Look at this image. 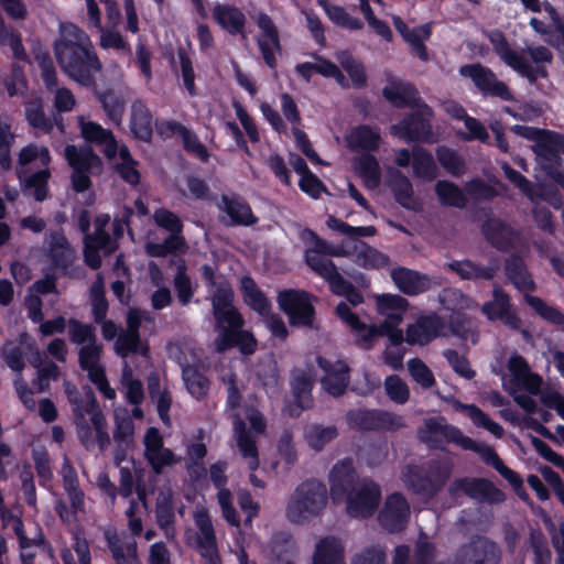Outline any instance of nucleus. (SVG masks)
I'll return each instance as SVG.
<instances>
[{
    "label": "nucleus",
    "mask_w": 564,
    "mask_h": 564,
    "mask_svg": "<svg viewBox=\"0 0 564 564\" xmlns=\"http://www.w3.org/2000/svg\"><path fill=\"white\" fill-rule=\"evenodd\" d=\"M314 564H344V546L335 536L322 538L316 544Z\"/></svg>",
    "instance_id": "obj_40"
},
{
    "label": "nucleus",
    "mask_w": 564,
    "mask_h": 564,
    "mask_svg": "<svg viewBox=\"0 0 564 564\" xmlns=\"http://www.w3.org/2000/svg\"><path fill=\"white\" fill-rule=\"evenodd\" d=\"M312 247L305 251V262L315 272L313 259H319L322 262L332 261L325 258V256L340 257L345 254V251L340 247L330 245L325 239L321 238L315 231L307 230Z\"/></svg>",
    "instance_id": "obj_41"
},
{
    "label": "nucleus",
    "mask_w": 564,
    "mask_h": 564,
    "mask_svg": "<svg viewBox=\"0 0 564 564\" xmlns=\"http://www.w3.org/2000/svg\"><path fill=\"white\" fill-rule=\"evenodd\" d=\"M360 480L351 458L337 462L329 473V491L333 501H344Z\"/></svg>",
    "instance_id": "obj_19"
},
{
    "label": "nucleus",
    "mask_w": 564,
    "mask_h": 564,
    "mask_svg": "<svg viewBox=\"0 0 564 564\" xmlns=\"http://www.w3.org/2000/svg\"><path fill=\"white\" fill-rule=\"evenodd\" d=\"M182 379L188 393L196 400H204L209 391L210 381L197 365L184 362L181 365Z\"/></svg>",
    "instance_id": "obj_35"
},
{
    "label": "nucleus",
    "mask_w": 564,
    "mask_h": 564,
    "mask_svg": "<svg viewBox=\"0 0 564 564\" xmlns=\"http://www.w3.org/2000/svg\"><path fill=\"white\" fill-rule=\"evenodd\" d=\"M48 257L56 268L66 269L69 265L68 241L62 231L50 234Z\"/></svg>",
    "instance_id": "obj_55"
},
{
    "label": "nucleus",
    "mask_w": 564,
    "mask_h": 564,
    "mask_svg": "<svg viewBox=\"0 0 564 564\" xmlns=\"http://www.w3.org/2000/svg\"><path fill=\"white\" fill-rule=\"evenodd\" d=\"M382 96L394 108H416L424 102L416 87L408 82L392 80L382 89Z\"/></svg>",
    "instance_id": "obj_25"
},
{
    "label": "nucleus",
    "mask_w": 564,
    "mask_h": 564,
    "mask_svg": "<svg viewBox=\"0 0 564 564\" xmlns=\"http://www.w3.org/2000/svg\"><path fill=\"white\" fill-rule=\"evenodd\" d=\"M505 274L512 285L524 293V302L545 322L554 326H564V313L543 299L529 294L536 290V284L528 271L525 262L519 254H511L505 261Z\"/></svg>",
    "instance_id": "obj_3"
},
{
    "label": "nucleus",
    "mask_w": 564,
    "mask_h": 564,
    "mask_svg": "<svg viewBox=\"0 0 564 564\" xmlns=\"http://www.w3.org/2000/svg\"><path fill=\"white\" fill-rule=\"evenodd\" d=\"M23 170H18L17 175L25 188L33 189V196L35 200L43 202L48 194V181L51 177V171L46 166L43 170L36 171L28 176H24Z\"/></svg>",
    "instance_id": "obj_49"
},
{
    "label": "nucleus",
    "mask_w": 564,
    "mask_h": 564,
    "mask_svg": "<svg viewBox=\"0 0 564 564\" xmlns=\"http://www.w3.org/2000/svg\"><path fill=\"white\" fill-rule=\"evenodd\" d=\"M502 550L486 535H473L460 544L453 555V564H500Z\"/></svg>",
    "instance_id": "obj_7"
},
{
    "label": "nucleus",
    "mask_w": 564,
    "mask_h": 564,
    "mask_svg": "<svg viewBox=\"0 0 564 564\" xmlns=\"http://www.w3.org/2000/svg\"><path fill=\"white\" fill-rule=\"evenodd\" d=\"M65 156L73 171H89L93 161L98 160L91 150H78L75 145H67Z\"/></svg>",
    "instance_id": "obj_64"
},
{
    "label": "nucleus",
    "mask_w": 564,
    "mask_h": 564,
    "mask_svg": "<svg viewBox=\"0 0 564 564\" xmlns=\"http://www.w3.org/2000/svg\"><path fill=\"white\" fill-rule=\"evenodd\" d=\"M381 137L379 131L369 124H358L346 137L347 147L351 151L375 152L379 149Z\"/></svg>",
    "instance_id": "obj_31"
},
{
    "label": "nucleus",
    "mask_w": 564,
    "mask_h": 564,
    "mask_svg": "<svg viewBox=\"0 0 564 564\" xmlns=\"http://www.w3.org/2000/svg\"><path fill=\"white\" fill-rule=\"evenodd\" d=\"M360 249L357 251V263L365 269H382L390 262V258L377 250L376 248L367 245L364 241H358Z\"/></svg>",
    "instance_id": "obj_58"
},
{
    "label": "nucleus",
    "mask_w": 564,
    "mask_h": 564,
    "mask_svg": "<svg viewBox=\"0 0 564 564\" xmlns=\"http://www.w3.org/2000/svg\"><path fill=\"white\" fill-rule=\"evenodd\" d=\"M316 3L324 10L328 20L337 28L348 31H360L364 29V22L359 18L350 15L344 7L332 4L328 0H316Z\"/></svg>",
    "instance_id": "obj_38"
},
{
    "label": "nucleus",
    "mask_w": 564,
    "mask_h": 564,
    "mask_svg": "<svg viewBox=\"0 0 564 564\" xmlns=\"http://www.w3.org/2000/svg\"><path fill=\"white\" fill-rule=\"evenodd\" d=\"M380 486L370 478H361L344 499L347 513L355 519H368L378 510L381 500Z\"/></svg>",
    "instance_id": "obj_8"
},
{
    "label": "nucleus",
    "mask_w": 564,
    "mask_h": 564,
    "mask_svg": "<svg viewBox=\"0 0 564 564\" xmlns=\"http://www.w3.org/2000/svg\"><path fill=\"white\" fill-rule=\"evenodd\" d=\"M73 540L70 547L61 550L63 564H91L90 547L86 538L75 534Z\"/></svg>",
    "instance_id": "obj_50"
},
{
    "label": "nucleus",
    "mask_w": 564,
    "mask_h": 564,
    "mask_svg": "<svg viewBox=\"0 0 564 564\" xmlns=\"http://www.w3.org/2000/svg\"><path fill=\"white\" fill-rule=\"evenodd\" d=\"M459 74L470 78L484 98H499L502 101L514 99L509 86L500 80L491 68L480 63L463 65Z\"/></svg>",
    "instance_id": "obj_9"
},
{
    "label": "nucleus",
    "mask_w": 564,
    "mask_h": 564,
    "mask_svg": "<svg viewBox=\"0 0 564 564\" xmlns=\"http://www.w3.org/2000/svg\"><path fill=\"white\" fill-rule=\"evenodd\" d=\"M156 523L161 529L167 530L175 523L173 496L170 491L160 492L155 503Z\"/></svg>",
    "instance_id": "obj_61"
},
{
    "label": "nucleus",
    "mask_w": 564,
    "mask_h": 564,
    "mask_svg": "<svg viewBox=\"0 0 564 564\" xmlns=\"http://www.w3.org/2000/svg\"><path fill=\"white\" fill-rule=\"evenodd\" d=\"M486 241L501 252H509L514 248L517 232L513 227L498 217L487 218L480 227Z\"/></svg>",
    "instance_id": "obj_23"
},
{
    "label": "nucleus",
    "mask_w": 564,
    "mask_h": 564,
    "mask_svg": "<svg viewBox=\"0 0 564 564\" xmlns=\"http://www.w3.org/2000/svg\"><path fill=\"white\" fill-rule=\"evenodd\" d=\"M129 128L134 139L147 143L152 141L153 115L142 99L131 102Z\"/></svg>",
    "instance_id": "obj_28"
},
{
    "label": "nucleus",
    "mask_w": 564,
    "mask_h": 564,
    "mask_svg": "<svg viewBox=\"0 0 564 564\" xmlns=\"http://www.w3.org/2000/svg\"><path fill=\"white\" fill-rule=\"evenodd\" d=\"M452 469L447 464L431 460L427 464H409L402 473L405 488L423 499L435 498L445 487Z\"/></svg>",
    "instance_id": "obj_4"
},
{
    "label": "nucleus",
    "mask_w": 564,
    "mask_h": 564,
    "mask_svg": "<svg viewBox=\"0 0 564 564\" xmlns=\"http://www.w3.org/2000/svg\"><path fill=\"white\" fill-rule=\"evenodd\" d=\"M457 409H463L467 411V414L469 419L473 421V423L478 426L486 429L488 432H490L494 436L500 438L503 436L505 430L503 427L497 423L496 421L491 420L479 406L476 404H463L460 402H457Z\"/></svg>",
    "instance_id": "obj_57"
},
{
    "label": "nucleus",
    "mask_w": 564,
    "mask_h": 564,
    "mask_svg": "<svg viewBox=\"0 0 564 564\" xmlns=\"http://www.w3.org/2000/svg\"><path fill=\"white\" fill-rule=\"evenodd\" d=\"M356 172L368 187L375 188L380 184L381 170L373 154H362L357 162Z\"/></svg>",
    "instance_id": "obj_56"
},
{
    "label": "nucleus",
    "mask_w": 564,
    "mask_h": 564,
    "mask_svg": "<svg viewBox=\"0 0 564 564\" xmlns=\"http://www.w3.org/2000/svg\"><path fill=\"white\" fill-rule=\"evenodd\" d=\"M107 546L116 564H140L138 560V546L135 541H130L124 545L116 532L106 533Z\"/></svg>",
    "instance_id": "obj_42"
},
{
    "label": "nucleus",
    "mask_w": 564,
    "mask_h": 564,
    "mask_svg": "<svg viewBox=\"0 0 564 564\" xmlns=\"http://www.w3.org/2000/svg\"><path fill=\"white\" fill-rule=\"evenodd\" d=\"M533 150L541 162L549 163V167L561 165V152L564 153V137L557 132L550 131L541 139H538Z\"/></svg>",
    "instance_id": "obj_29"
},
{
    "label": "nucleus",
    "mask_w": 564,
    "mask_h": 564,
    "mask_svg": "<svg viewBox=\"0 0 564 564\" xmlns=\"http://www.w3.org/2000/svg\"><path fill=\"white\" fill-rule=\"evenodd\" d=\"M224 210L230 217L232 226H252L258 223V217L252 213L250 205L241 198L221 196Z\"/></svg>",
    "instance_id": "obj_37"
},
{
    "label": "nucleus",
    "mask_w": 564,
    "mask_h": 564,
    "mask_svg": "<svg viewBox=\"0 0 564 564\" xmlns=\"http://www.w3.org/2000/svg\"><path fill=\"white\" fill-rule=\"evenodd\" d=\"M390 188L394 200L409 210H415L413 205V185L408 176L397 171L390 181Z\"/></svg>",
    "instance_id": "obj_53"
},
{
    "label": "nucleus",
    "mask_w": 564,
    "mask_h": 564,
    "mask_svg": "<svg viewBox=\"0 0 564 564\" xmlns=\"http://www.w3.org/2000/svg\"><path fill=\"white\" fill-rule=\"evenodd\" d=\"M257 25L262 31L263 37L258 39V47L268 67L275 69L278 61L274 51H281L280 34L271 17L259 12Z\"/></svg>",
    "instance_id": "obj_22"
},
{
    "label": "nucleus",
    "mask_w": 564,
    "mask_h": 564,
    "mask_svg": "<svg viewBox=\"0 0 564 564\" xmlns=\"http://www.w3.org/2000/svg\"><path fill=\"white\" fill-rule=\"evenodd\" d=\"M82 134L86 141L102 145V152L106 158H116L118 142L110 130L102 128L97 122L88 121L83 123Z\"/></svg>",
    "instance_id": "obj_32"
},
{
    "label": "nucleus",
    "mask_w": 564,
    "mask_h": 564,
    "mask_svg": "<svg viewBox=\"0 0 564 564\" xmlns=\"http://www.w3.org/2000/svg\"><path fill=\"white\" fill-rule=\"evenodd\" d=\"M486 36L499 58L530 84H534L539 78L547 77V69L542 64L551 63L553 54L546 46H530L523 51L529 54L532 62L536 65L533 66L521 54L511 48L502 31L496 29L488 32Z\"/></svg>",
    "instance_id": "obj_2"
},
{
    "label": "nucleus",
    "mask_w": 564,
    "mask_h": 564,
    "mask_svg": "<svg viewBox=\"0 0 564 564\" xmlns=\"http://www.w3.org/2000/svg\"><path fill=\"white\" fill-rule=\"evenodd\" d=\"M240 291L243 302L260 316L265 317L271 312L272 305L267 295L260 290L254 279L242 275L240 279Z\"/></svg>",
    "instance_id": "obj_30"
},
{
    "label": "nucleus",
    "mask_w": 564,
    "mask_h": 564,
    "mask_svg": "<svg viewBox=\"0 0 564 564\" xmlns=\"http://www.w3.org/2000/svg\"><path fill=\"white\" fill-rule=\"evenodd\" d=\"M448 269L456 273L462 280H492L497 273V265H481L469 259L453 260Z\"/></svg>",
    "instance_id": "obj_34"
},
{
    "label": "nucleus",
    "mask_w": 564,
    "mask_h": 564,
    "mask_svg": "<svg viewBox=\"0 0 564 564\" xmlns=\"http://www.w3.org/2000/svg\"><path fill=\"white\" fill-rule=\"evenodd\" d=\"M173 285L178 302L184 306L188 305L193 300L195 289L192 285L191 278L187 274V267L183 260L178 263L176 268Z\"/></svg>",
    "instance_id": "obj_60"
},
{
    "label": "nucleus",
    "mask_w": 564,
    "mask_h": 564,
    "mask_svg": "<svg viewBox=\"0 0 564 564\" xmlns=\"http://www.w3.org/2000/svg\"><path fill=\"white\" fill-rule=\"evenodd\" d=\"M25 118L29 124L45 133L53 130V122L46 117L43 108V101L40 97H34L24 104Z\"/></svg>",
    "instance_id": "obj_54"
},
{
    "label": "nucleus",
    "mask_w": 564,
    "mask_h": 564,
    "mask_svg": "<svg viewBox=\"0 0 564 564\" xmlns=\"http://www.w3.org/2000/svg\"><path fill=\"white\" fill-rule=\"evenodd\" d=\"M0 44L8 45L12 55L18 61H26L28 54L22 43L21 34L13 28L9 26L4 19L0 15Z\"/></svg>",
    "instance_id": "obj_59"
},
{
    "label": "nucleus",
    "mask_w": 564,
    "mask_h": 564,
    "mask_svg": "<svg viewBox=\"0 0 564 564\" xmlns=\"http://www.w3.org/2000/svg\"><path fill=\"white\" fill-rule=\"evenodd\" d=\"M89 299L94 321L95 323H101L107 317L109 308L105 291V280L101 273L97 274L96 280L90 285Z\"/></svg>",
    "instance_id": "obj_48"
},
{
    "label": "nucleus",
    "mask_w": 564,
    "mask_h": 564,
    "mask_svg": "<svg viewBox=\"0 0 564 564\" xmlns=\"http://www.w3.org/2000/svg\"><path fill=\"white\" fill-rule=\"evenodd\" d=\"M408 369L411 378L423 389L427 390L436 384L432 370L420 358L410 359Z\"/></svg>",
    "instance_id": "obj_63"
},
{
    "label": "nucleus",
    "mask_w": 564,
    "mask_h": 564,
    "mask_svg": "<svg viewBox=\"0 0 564 564\" xmlns=\"http://www.w3.org/2000/svg\"><path fill=\"white\" fill-rule=\"evenodd\" d=\"M194 519L199 531L196 538V547L199 555L207 561L206 564H220L217 538L208 512L205 510L198 511Z\"/></svg>",
    "instance_id": "obj_21"
},
{
    "label": "nucleus",
    "mask_w": 564,
    "mask_h": 564,
    "mask_svg": "<svg viewBox=\"0 0 564 564\" xmlns=\"http://www.w3.org/2000/svg\"><path fill=\"white\" fill-rule=\"evenodd\" d=\"M482 314L489 321H500L507 327L518 330L521 319L512 308L510 295L499 285L492 289V300L481 306Z\"/></svg>",
    "instance_id": "obj_16"
},
{
    "label": "nucleus",
    "mask_w": 564,
    "mask_h": 564,
    "mask_svg": "<svg viewBox=\"0 0 564 564\" xmlns=\"http://www.w3.org/2000/svg\"><path fill=\"white\" fill-rule=\"evenodd\" d=\"M237 446L243 458H249V468L253 471L259 466V452L256 438L247 430L246 423L237 419L234 423Z\"/></svg>",
    "instance_id": "obj_39"
},
{
    "label": "nucleus",
    "mask_w": 564,
    "mask_h": 564,
    "mask_svg": "<svg viewBox=\"0 0 564 564\" xmlns=\"http://www.w3.org/2000/svg\"><path fill=\"white\" fill-rule=\"evenodd\" d=\"M443 417H430L425 420L424 432L431 435H442L447 443H453L460 446L463 449L477 453L481 445L473 438L464 435L457 426L443 423Z\"/></svg>",
    "instance_id": "obj_24"
},
{
    "label": "nucleus",
    "mask_w": 564,
    "mask_h": 564,
    "mask_svg": "<svg viewBox=\"0 0 564 564\" xmlns=\"http://www.w3.org/2000/svg\"><path fill=\"white\" fill-rule=\"evenodd\" d=\"M337 61L348 74L355 89H364L367 86V72L361 61L357 59L348 51L339 52L337 54Z\"/></svg>",
    "instance_id": "obj_45"
},
{
    "label": "nucleus",
    "mask_w": 564,
    "mask_h": 564,
    "mask_svg": "<svg viewBox=\"0 0 564 564\" xmlns=\"http://www.w3.org/2000/svg\"><path fill=\"white\" fill-rule=\"evenodd\" d=\"M447 327L444 317L435 312L421 315L414 324L406 328L405 341L409 345L425 346L437 337L445 335Z\"/></svg>",
    "instance_id": "obj_15"
},
{
    "label": "nucleus",
    "mask_w": 564,
    "mask_h": 564,
    "mask_svg": "<svg viewBox=\"0 0 564 564\" xmlns=\"http://www.w3.org/2000/svg\"><path fill=\"white\" fill-rule=\"evenodd\" d=\"M410 512V505L404 495L395 491L387 496L378 521L388 532L399 533L405 529Z\"/></svg>",
    "instance_id": "obj_13"
},
{
    "label": "nucleus",
    "mask_w": 564,
    "mask_h": 564,
    "mask_svg": "<svg viewBox=\"0 0 564 564\" xmlns=\"http://www.w3.org/2000/svg\"><path fill=\"white\" fill-rule=\"evenodd\" d=\"M456 490L464 491L469 498L488 503H501L506 499L505 492L497 488L494 482L487 478H459L449 487V492Z\"/></svg>",
    "instance_id": "obj_17"
},
{
    "label": "nucleus",
    "mask_w": 564,
    "mask_h": 564,
    "mask_svg": "<svg viewBox=\"0 0 564 564\" xmlns=\"http://www.w3.org/2000/svg\"><path fill=\"white\" fill-rule=\"evenodd\" d=\"M327 502L326 486L308 479L300 484L286 506V518L292 523H303L317 516Z\"/></svg>",
    "instance_id": "obj_5"
},
{
    "label": "nucleus",
    "mask_w": 564,
    "mask_h": 564,
    "mask_svg": "<svg viewBox=\"0 0 564 564\" xmlns=\"http://www.w3.org/2000/svg\"><path fill=\"white\" fill-rule=\"evenodd\" d=\"M432 108L422 102L416 110L405 115L391 126V133L408 142H426L432 137Z\"/></svg>",
    "instance_id": "obj_10"
},
{
    "label": "nucleus",
    "mask_w": 564,
    "mask_h": 564,
    "mask_svg": "<svg viewBox=\"0 0 564 564\" xmlns=\"http://www.w3.org/2000/svg\"><path fill=\"white\" fill-rule=\"evenodd\" d=\"M54 54L61 69L70 79L88 88L97 86L96 75L102 63L90 36L74 23H62L59 37L54 42Z\"/></svg>",
    "instance_id": "obj_1"
},
{
    "label": "nucleus",
    "mask_w": 564,
    "mask_h": 564,
    "mask_svg": "<svg viewBox=\"0 0 564 564\" xmlns=\"http://www.w3.org/2000/svg\"><path fill=\"white\" fill-rule=\"evenodd\" d=\"M435 194L443 206L465 208L468 204V198L463 189L452 181H438L435 184Z\"/></svg>",
    "instance_id": "obj_44"
},
{
    "label": "nucleus",
    "mask_w": 564,
    "mask_h": 564,
    "mask_svg": "<svg viewBox=\"0 0 564 564\" xmlns=\"http://www.w3.org/2000/svg\"><path fill=\"white\" fill-rule=\"evenodd\" d=\"M290 387L293 401L286 405V412L291 417H299L303 411L311 409L314 404L312 395L314 379L306 371H294L291 376Z\"/></svg>",
    "instance_id": "obj_20"
},
{
    "label": "nucleus",
    "mask_w": 564,
    "mask_h": 564,
    "mask_svg": "<svg viewBox=\"0 0 564 564\" xmlns=\"http://www.w3.org/2000/svg\"><path fill=\"white\" fill-rule=\"evenodd\" d=\"M270 551L278 564H291L296 547L289 532L280 531L270 541Z\"/></svg>",
    "instance_id": "obj_46"
},
{
    "label": "nucleus",
    "mask_w": 564,
    "mask_h": 564,
    "mask_svg": "<svg viewBox=\"0 0 564 564\" xmlns=\"http://www.w3.org/2000/svg\"><path fill=\"white\" fill-rule=\"evenodd\" d=\"M313 264L315 273L328 283L334 294L345 296L354 306L364 302L362 293L351 282L341 276L333 261L322 262L319 259H313Z\"/></svg>",
    "instance_id": "obj_14"
},
{
    "label": "nucleus",
    "mask_w": 564,
    "mask_h": 564,
    "mask_svg": "<svg viewBox=\"0 0 564 564\" xmlns=\"http://www.w3.org/2000/svg\"><path fill=\"white\" fill-rule=\"evenodd\" d=\"M435 155L440 165L452 176L460 177L465 174V161L456 150L447 145H438Z\"/></svg>",
    "instance_id": "obj_52"
},
{
    "label": "nucleus",
    "mask_w": 564,
    "mask_h": 564,
    "mask_svg": "<svg viewBox=\"0 0 564 564\" xmlns=\"http://www.w3.org/2000/svg\"><path fill=\"white\" fill-rule=\"evenodd\" d=\"M67 324L68 337L73 344L84 346L98 341L96 328L93 324H86L76 318H69Z\"/></svg>",
    "instance_id": "obj_62"
},
{
    "label": "nucleus",
    "mask_w": 564,
    "mask_h": 564,
    "mask_svg": "<svg viewBox=\"0 0 564 564\" xmlns=\"http://www.w3.org/2000/svg\"><path fill=\"white\" fill-rule=\"evenodd\" d=\"M338 436V430L335 425L323 426L322 424L313 423L304 430V440L310 448L319 452L328 443Z\"/></svg>",
    "instance_id": "obj_47"
},
{
    "label": "nucleus",
    "mask_w": 564,
    "mask_h": 564,
    "mask_svg": "<svg viewBox=\"0 0 564 564\" xmlns=\"http://www.w3.org/2000/svg\"><path fill=\"white\" fill-rule=\"evenodd\" d=\"M412 169L414 176L425 182H432L438 176V167L433 154L420 145H414L412 149Z\"/></svg>",
    "instance_id": "obj_36"
},
{
    "label": "nucleus",
    "mask_w": 564,
    "mask_h": 564,
    "mask_svg": "<svg viewBox=\"0 0 564 564\" xmlns=\"http://www.w3.org/2000/svg\"><path fill=\"white\" fill-rule=\"evenodd\" d=\"M318 367L325 372L321 379L323 389L332 397H341L349 384L350 368L344 360L330 361L324 357L316 358Z\"/></svg>",
    "instance_id": "obj_18"
},
{
    "label": "nucleus",
    "mask_w": 564,
    "mask_h": 564,
    "mask_svg": "<svg viewBox=\"0 0 564 564\" xmlns=\"http://www.w3.org/2000/svg\"><path fill=\"white\" fill-rule=\"evenodd\" d=\"M243 325L245 319L241 313H231L228 318L224 319L223 326L216 325V329L219 332L215 341L217 351L224 352L235 348L240 333L243 332Z\"/></svg>",
    "instance_id": "obj_33"
},
{
    "label": "nucleus",
    "mask_w": 564,
    "mask_h": 564,
    "mask_svg": "<svg viewBox=\"0 0 564 564\" xmlns=\"http://www.w3.org/2000/svg\"><path fill=\"white\" fill-rule=\"evenodd\" d=\"M485 464L494 467L513 488H521L523 480L518 473L505 465L497 452L488 446L481 445L477 451Z\"/></svg>",
    "instance_id": "obj_43"
},
{
    "label": "nucleus",
    "mask_w": 564,
    "mask_h": 564,
    "mask_svg": "<svg viewBox=\"0 0 564 564\" xmlns=\"http://www.w3.org/2000/svg\"><path fill=\"white\" fill-rule=\"evenodd\" d=\"M391 279L397 288L405 295L414 296L431 289V279L427 274L404 267L392 269Z\"/></svg>",
    "instance_id": "obj_27"
},
{
    "label": "nucleus",
    "mask_w": 564,
    "mask_h": 564,
    "mask_svg": "<svg viewBox=\"0 0 564 564\" xmlns=\"http://www.w3.org/2000/svg\"><path fill=\"white\" fill-rule=\"evenodd\" d=\"M213 19L229 35L246 36L247 19L238 7L228 3H216L213 8Z\"/></svg>",
    "instance_id": "obj_26"
},
{
    "label": "nucleus",
    "mask_w": 564,
    "mask_h": 564,
    "mask_svg": "<svg viewBox=\"0 0 564 564\" xmlns=\"http://www.w3.org/2000/svg\"><path fill=\"white\" fill-rule=\"evenodd\" d=\"M312 299L304 290L284 289L278 293L276 302L291 326L312 328L316 315Z\"/></svg>",
    "instance_id": "obj_6"
},
{
    "label": "nucleus",
    "mask_w": 564,
    "mask_h": 564,
    "mask_svg": "<svg viewBox=\"0 0 564 564\" xmlns=\"http://www.w3.org/2000/svg\"><path fill=\"white\" fill-rule=\"evenodd\" d=\"M349 426L359 432L389 430L402 426L401 419L395 414L381 410H349L346 414Z\"/></svg>",
    "instance_id": "obj_12"
},
{
    "label": "nucleus",
    "mask_w": 564,
    "mask_h": 564,
    "mask_svg": "<svg viewBox=\"0 0 564 564\" xmlns=\"http://www.w3.org/2000/svg\"><path fill=\"white\" fill-rule=\"evenodd\" d=\"M96 96L108 118L113 123L120 124L126 109L124 98L111 89L97 91Z\"/></svg>",
    "instance_id": "obj_51"
},
{
    "label": "nucleus",
    "mask_w": 564,
    "mask_h": 564,
    "mask_svg": "<svg viewBox=\"0 0 564 564\" xmlns=\"http://www.w3.org/2000/svg\"><path fill=\"white\" fill-rule=\"evenodd\" d=\"M202 279L208 289H215L212 296L213 314L217 326H223L224 319L231 313H240L234 306V291L228 281L217 283L215 269L210 264L200 268Z\"/></svg>",
    "instance_id": "obj_11"
}]
</instances>
